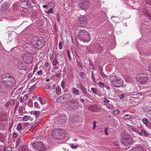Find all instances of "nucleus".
I'll use <instances>...</instances> for the list:
<instances>
[{"instance_id":"nucleus-1","label":"nucleus","mask_w":151,"mask_h":151,"mask_svg":"<svg viewBox=\"0 0 151 151\" xmlns=\"http://www.w3.org/2000/svg\"><path fill=\"white\" fill-rule=\"evenodd\" d=\"M109 80L111 84L116 87H120L124 84V81L120 77L115 75H111Z\"/></svg>"},{"instance_id":"nucleus-2","label":"nucleus","mask_w":151,"mask_h":151,"mask_svg":"<svg viewBox=\"0 0 151 151\" xmlns=\"http://www.w3.org/2000/svg\"><path fill=\"white\" fill-rule=\"evenodd\" d=\"M54 138L57 139H62L66 136L65 131L61 129H58L54 130L52 133Z\"/></svg>"},{"instance_id":"nucleus-3","label":"nucleus","mask_w":151,"mask_h":151,"mask_svg":"<svg viewBox=\"0 0 151 151\" xmlns=\"http://www.w3.org/2000/svg\"><path fill=\"white\" fill-rule=\"evenodd\" d=\"M78 38L84 42H88L90 39L88 32L85 30H81L78 33Z\"/></svg>"},{"instance_id":"nucleus-4","label":"nucleus","mask_w":151,"mask_h":151,"mask_svg":"<svg viewBox=\"0 0 151 151\" xmlns=\"http://www.w3.org/2000/svg\"><path fill=\"white\" fill-rule=\"evenodd\" d=\"M32 146L34 150L36 151H45V146L42 142L38 141L33 143Z\"/></svg>"},{"instance_id":"nucleus-5","label":"nucleus","mask_w":151,"mask_h":151,"mask_svg":"<svg viewBox=\"0 0 151 151\" xmlns=\"http://www.w3.org/2000/svg\"><path fill=\"white\" fill-rule=\"evenodd\" d=\"M77 22L79 27H85L87 23V18L84 16H80L78 18Z\"/></svg>"},{"instance_id":"nucleus-6","label":"nucleus","mask_w":151,"mask_h":151,"mask_svg":"<svg viewBox=\"0 0 151 151\" xmlns=\"http://www.w3.org/2000/svg\"><path fill=\"white\" fill-rule=\"evenodd\" d=\"M23 60L27 64H30L33 61V57L30 53H24L22 55Z\"/></svg>"},{"instance_id":"nucleus-7","label":"nucleus","mask_w":151,"mask_h":151,"mask_svg":"<svg viewBox=\"0 0 151 151\" xmlns=\"http://www.w3.org/2000/svg\"><path fill=\"white\" fill-rule=\"evenodd\" d=\"M79 106L78 102L73 100H70L68 105V108L71 110L76 109Z\"/></svg>"},{"instance_id":"nucleus-8","label":"nucleus","mask_w":151,"mask_h":151,"mask_svg":"<svg viewBox=\"0 0 151 151\" xmlns=\"http://www.w3.org/2000/svg\"><path fill=\"white\" fill-rule=\"evenodd\" d=\"M79 6L83 9H87L90 6L89 1L88 0H83L81 1Z\"/></svg>"},{"instance_id":"nucleus-9","label":"nucleus","mask_w":151,"mask_h":151,"mask_svg":"<svg viewBox=\"0 0 151 151\" xmlns=\"http://www.w3.org/2000/svg\"><path fill=\"white\" fill-rule=\"evenodd\" d=\"M12 76L9 73L4 74L1 76V81L5 84L9 79L12 78Z\"/></svg>"},{"instance_id":"nucleus-10","label":"nucleus","mask_w":151,"mask_h":151,"mask_svg":"<svg viewBox=\"0 0 151 151\" xmlns=\"http://www.w3.org/2000/svg\"><path fill=\"white\" fill-rule=\"evenodd\" d=\"M16 81L14 78V77L12 76V78L7 82L5 83L7 87H12L16 85Z\"/></svg>"},{"instance_id":"nucleus-11","label":"nucleus","mask_w":151,"mask_h":151,"mask_svg":"<svg viewBox=\"0 0 151 151\" xmlns=\"http://www.w3.org/2000/svg\"><path fill=\"white\" fill-rule=\"evenodd\" d=\"M148 80V77L146 74H142L139 76V81L140 83L144 84L146 83Z\"/></svg>"},{"instance_id":"nucleus-12","label":"nucleus","mask_w":151,"mask_h":151,"mask_svg":"<svg viewBox=\"0 0 151 151\" xmlns=\"http://www.w3.org/2000/svg\"><path fill=\"white\" fill-rule=\"evenodd\" d=\"M122 143L125 146H129L132 144V139L131 138L123 137L121 140Z\"/></svg>"},{"instance_id":"nucleus-13","label":"nucleus","mask_w":151,"mask_h":151,"mask_svg":"<svg viewBox=\"0 0 151 151\" xmlns=\"http://www.w3.org/2000/svg\"><path fill=\"white\" fill-rule=\"evenodd\" d=\"M33 45L32 43L30 44L29 43H27L23 46V47L25 48L27 51L30 52L34 49Z\"/></svg>"},{"instance_id":"nucleus-14","label":"nucleus","mask_w":151,"mask_h":151,"mask_svg":"<svg viewBox=\"0 0 151 151\" xmlns=\"http://www.w3.org/2000/svg\"><path fill=\"white\" fill-rule=\"evenodd\" d=\"M77 88L80 89L82 91V93L85 95H87L88 93L86 90V88L82 84H78L77 85Z\"/></svg>"},{"instance_id":"nucleus-15","label":"nucleus","mask_w":151,"mask_h":151,"mask_svg":"<svg viewBox=\"0 0 151 151\" xmlns=\"http://www.w3.org/2000/svg\"><path fill=\"white\" fill-rule=\"evenodd\" d=\"M4 83L1 81H0V92L2 93H4L6 91L7 87Z\"/></svg>"},{"instance_id":"nucleus-16","label":"nucleus","mask_w":151,"mask_h":151,"mask_svg":"<svg viewBox=\"0 0 151 151\" xmlns=\"http://www.w3.org/2000/svg\"><path fill=\"white\" fill-rule=\"evenodd\" d=\"M17 66L20 69L25 70L26 69L27 67L25 64L23 63L21 61H19L17 64Z\"/></svg>"},{"instance_id":"nucleus-17","label":"nucleus","mask_w":151,"mask_h":151,"mask_svg":"<svg viewBox=\"0 0 151 151\" xmlns=\"http://www.w3.org/2000/svg\"><path fill=\"white\" fill-rule=\"evenodd\" d=\"M39 39L36 37H32L31 40V43L33 44V46L35 47L39 41Z\"/></svg>"},{"instance_id":"nucleus-18","label":"nucleus","mask_w":151,"mask_h":151,"mask_svg":"<svg viewBox=\"0 0 151 151\" xmlns=\"http://www.w3.org/2000/svg\"><path fill=\"white\" fill-rule=\"evenodd\" d=\"M68 98L66 96L64 97V96H61L58 97L56 99V101L57 103H60L62 101L67 100Z\"/></svg>"},{"instance_id":"nucleus-19","label":"nucleus","mask_w":151,"mask_h":151,"mask_svg":"<svg viewBox=\"0 0 151 151\" xmlns=\"http://www.w3.org/2000/svg\"><path fill=\"white\" fill-rule=\"evenodd\" d=\"M103 102L104 103L105 105L108 108L113 110L114 109V107L111 104H109L107 102H106V98H104V100L103 101Z\"/></svg>"},{"instance_id":"nucleus-20","label":"nucleus","mask_w":151,"mask_h":151,"mask_svg":"<svg viewBox=\"0 0 151 151\" xmlns=\"http://www.w3.org/2000/svg\"><path fill=\"white\" fill-rule=\"evenodd\" d=\"M132 151H145L144 148L140 146L133 148Z\"/></svg>"},{"instance_id":"nucleus-21","label":"nucleus","mask_w":151,"mask_h":151,"mask_svg":"<svg viewBox=\"0 0 151 151\" xmlns=\"http://www.w3.org/2000/svg\"><path fill=\"white\" fill-rule=\"evenodd\" d=\"M139 134L141 136L146 137H148L149 136V134L143 129H141Z\"/></svg>"},{"instance_id":"nucleus-22","label":"nucleus","mask_w":151,"mask_h":151,"mask_svg":"<svg viewBox=\"0 0 151 151\" xmlns=\"http://www.w3.org/2000/svg\"><path fill=\"white\" fill-rule=\"evenodd\" d=\"M38 44L35 47L38 48H41L44 45V41L42 39H39Z\"/></svg>"},{"instance_id":"nucleus-23","label":"nucleus","mask_w":151,"mask_h":151,"mask_svg":"<svg viewBox=\"0 0 151 151\" xmlns=\"http://www.w3.org/2000/svg\"><path fill=\"white\" fill-rule=\"evenodd\" d=\"M67 119L66 116L64 115H61L59 117V121L63 122H65Z\"/></svg>"},{"instance_id":"nucleus-24","label":"nucleus","mask_w":151,"mask_h":151,"mask_svg":"<svg viewBox=\"0 0 151 151\" xmlns=\"http://www.w3.org/2000/svg\"><path fill=\"white\" fill-rule=\"evenodd\" d=\"M19 151H29L27 146L22 145L20 146Z\"/></svg>"},{"instance_id":"nucleus-25","label":"nucleus","mask_w":151,"mask_h":151,"mask_svg":"<svg viewBox=\"0 0 151 151\" xmlns=\"http://www.w3.org/2000/svg\"><path fill=\"white\" fill-rule=\"evenodd\" d=\"M30 113L32 114H33L34 115H35L36 117H38V116L40 115V111H32V112H30Z\"/></svg>"},{"instance_id":"nucleus-26","label":"nucleus","mask_w":151,"mask_h":151,"mask_svg":"<svg viewBox=\"0 0 151 151\" xmlns=\"http://www.w3.org/2000/svg\"><path fill=\"white\" fill-rule=\"evenodd\" d=\"M73 93L75 95H78L79 94V91L77 89L75 88H73L72 89Z\"/></svg>"},{"instance_id":"nucleus-27","label":"nucleus","mask_w":151,"mask_h":151,"mask_svg":"<svg viewBox=\"0 0 151 151\" xmlns=\"http://www.w3.org/2000/svg\"><path fill=\"white\" fill-rule=\"evenodd\" d=\"M132 116L130 114H126L124 115V118L126 119H129L132 118Z\"/></svg>"},{"instance_id":"nucleus-28","label":"nucleus","mask_w":151,"mask_h":151,"mask_svg":"<svg viewBox=\"0 0 151 151\" xmlns=\"http://www.w3.org/2000/svg\"><path fill=\"white\" fill-rule=\"evenodd\" d=\"M122 138L123 137H129V134L128 133L125 131L123 132L122 134Z\"/></svg>"},{"instance_id":"nucleus-29","label":"nucleus","mask_w":151,"mask_h":151,"mask_svg":"<svg viewBox=\"0 0 151 151\" xmlns=\"http://www.w3.org/2000/svg\"><path fill=\"white\" fill-rule=\"evenodd\" d=\"M61 92V88L60 87H57L56 88V93L58 95H59Z\"/></svg>"},{"instance_id":"nucleus-30","label":"nucleus","mask_w":151,"mask_h":151,"mask_svg":"<svg viewBox=\"0 0 151 151\" xmlns=\"http://www.w3.org/2000/svg\"><path fill=\"white\" fill-rule=\"evenodd\" d=\"M38 100L42 104H44L45 103V101L44 100H43L42 98L41 97H39V98Z\"/></svg>"},{"instance_id":"nucleus-31","label":"nucleus","mask_w":151,"mask_h":151,"mask_svg":"<svg viewBox=\"0 0 151 151\" xmlns=\"http://www.w3.org/2000/svg\"><path fill=\"white\" fill-rule=\"evenodd\" d=\"M98 84L100 88L104 87L105 86L104 83L101 81L99 82Z\"/></svg>"},{"instance_id":"nucleus-32","label":"nucleus","mask_w":151,"mask_h":151,"mask_svg":"<svg viewBox=\"0 0 151 151\" xmlns=\"http://www.w3.org/2000/svg\"><path fill=\"white\" fill-rule=\"evenodd\" d=\"M79 74L80 75V76L81 78H84L85 77L86 75H85V73H84L83 72H81L79 73Z\"/></svg>"},{"instance_id":"nucleus-33","label":"nucleus","mask_w":151,"mask_h":151,"mask_svg":"<svg viewBox=\"0 0 151 151\" xmlns=\"http://www.w3.org/2000/svg\"><path fill=\"white\" fill-rule=\"evenodd\" d=\"M28 97V94H26L24 96L23 98V102H25L26 101H27V100Z\"/></svg>"},{"instance_id":"nucleus-34","label":"nucleus","mask_w":151,"mask_h":151,"mask_svg":"<svg viewBox=\"0 0 151 151\" xmlns=\"http://www.w3.org/2000/svg\"><path fill=\"white\" fill-rule=\"evenodd\" d=\"M59 63L58 62L56 59H55L52 62V64L53 66H56L57 64Z\"/></svg>"},{"instance_id":"nucleus-35","label":"nucleus","mask_w":151,"mask_h":151,"mask_svg":"<svg viewBox=\"0 0 151 151\" xmlns=\"http://www.w3.org/2000/svg\"><path fill=\"white\" fill-rule=\"evenodd\" d=\"M142 122L145 124L146 125L148 124L149 121L147 118H144L142 120Z\"/></svg>"},{"instance_id":"nucleus-36","label":"nucleus","mask_w":151,"mask_h":151,"mask_svg":"<svg viewBox=\"0 0 151 151\" xmlns=\"http://www.w3.org/2000/svg\"><path fill=\"white\" fill-rule=\"evenodd\" d=\"M67 55L68 57V59L69 60H72V58L70 55V52L68 50H67Z\"/></svg>"},{"instance_id":"nucleus-37","label":"nucleus","mask_w":151,"mask_h":151,"mask_svg":"<svg viewBox=\"0 0 151 151\" xmlns=\"http://www.w3.org/2000/svg\"><path fill=\"white\" fill-rule=\"evenodd\" d=\"M38 83V82L37 81L35 84L31 86V88H29V90H30L31 89H32V90L36 88L37 86V85H36V84Z\"/></svg>"},{"instance_id":"nucleus-38","label":"nucleus","mask_w":151,"mask_h":151,"mask_svg":"<svg viewBox=\"0 0 151 151\" xmlns=\"http://www.w3.org/2000/svg\"><path fill=\"white\" fill-rule=\"evenodd\" d=\"M89 67L91 69H93V68L94 67L93 64L89 60Z\"/></svg>"},{"instance_id":"nucleus-39","label":"nucleus","mask_w":151,"mask_h":151,"mask_svg":"<svg viewBox=\"0 0 151 151\" xmlns=\"http://www.w3.org/2000/svg\"><path fill=\"white\" fill-rule=\"evenodd\" d=\"M23 118V120L25 121H27L29 119V117L27 116H24Z\"/></svg>"},{"instance_id":"nucleus-40","label":"nucleus","mask_w":151,"mask_h":151,"mask_svg":"<svg viewBox=\"0 0 151 151\" xmlns=\"http://www.w3.org/2000/svg\"><path fill=\"white\" fill-rule=\"evenodd\" d=\"M79 146L78 145H74L73 144H71L70 145V147L73 148L77 149L78 147Z\"/></svg>"},{"instance_id":"nucleus-41","label":"nucleus","mask_w":151,"mask_h":151,"mask_svg":"<svg viewBox=\"0 0 151 151\" xmlns=\"http://www.w3.org/2000/svg\"><path fill=\"white\" fill-rule=\"evenodd\" d=\"M53 12V11L52 9V8H50L47 11V14H49L50 13H52Z\"/></svg>"},{"instance_id":"nucleus-42","label":"nucleus","mask_w":151,"mask_h":151,"mask_svg":"<svg viewBox=\"0 0 151 151\" xmlns=\"http://www.w3.org/2000/svg\"><path fill=\"white\" fill-rule=\"evenodd\" d=\"M4 134H2L0 133V141H2V140L3 139L4 137Z\"/></svg>"},{"instance_id":"nucleus-43","label":"nucleus","mask_w":151,"mask_h":151,"mask_svg":"<svg viewBox=\"0 0 151 151\" xmlns=\"http://www.w3.org/2000/svg\"><path fill=\"white\" fill-rule=\"evenodd\" d=\"M65 83L64 81H62L61 83V86L63 89L65 88Z\"/></svg>"},{"instance_id":"nucleus-44","label":"nucleus","mask_w":151,"mask_h":151,"mask_svg":"<svg viewBox=\"0 0 151 151\" xmlns=\"http://www.w3.org/2000/svg\"><path fill=\"white\" fill-rule=\"evenodd\" d=\"M59 48L60 49H61L63 47V43L60 42L59 43L58 45Z\"/></svg>"},{"instance_id":"nucleus-45","label":"nucleus","mask_w":151,"mask_h":151,"mask_svg":"<svg viewBox=\"0 0 151 151\" xmlns=\"http://www.w3.org/2000/svg\"><path fill=\"white\" fill-rule=\"evenodd\" d=\"M55 54L56 52H55L54 51L52 52V57L53 59H55L56 58V55Z\"/></svg>"},{"instance_id":"nucleus-46","label":"nucleus","mask_w":151,"mask_h":151,"mask_svg":"<svg viewBox=\"0 0 151 151\" xmlns=\"http://www.w3.org/2000/svg\"><path fill=\"white\" fill-rule=\"evenodd\" d=\"M19 102L17 103L16 104L15 108L14 109V110L15 111H16L17 110V109L18 108V107L19 106Z\"/></svg>"},{"instance_id":"nucleus-47","label":"nucleus","mask_w":151,"mask_h":151,"mask_svg":"<svg viewBox=\"0 0 151 151\" xmlns=\"http://www.w3.org/2000/svg\"><path fill=\"white\" fill-rule=\"evenodd\" d=\"M16 144L15 146V148H16L19 145L20 143V140L19 139H17L16 141Z\"/></svg>"},{"instance_id":"nucleus-48","label":"nucleus","mask_w":151,"mask_h":151,"mask_svg":"<svg viewBox=\"0 0 151 151\" xmlns=\"http://www.w3.org/2000/svg\"><path fill=\"white\" fill-rule=\"evenodd\" d=\"M17 128L19 130H21L22 128L21 124L20 123L17 126Z\"/></svg>"},{"instance_id":"nucleus-49","label":"nucleus","mask_w":151,"mask_h":151,"mask_svg":"<svg viewBox=\"0 0 151 151\" xmlns=\"http://www.w3.org/2000/svg\"><path fill=\"white\" fill-rule=\"evenodd\" d=\"M5 150L6 151H11L12 148L10 147H7L6 148Z\"/></svg>"},{"instance_id":"nucleus-50","label":"nucleus","mask_w":151,"mask_h":151,"mask_svg":"<svg viewBox=\"0 0 151 151\" xmlns=\"http://www.w3.org/2000/svg\"><path fill=\"white\" fill-rule=\"evenodd\" d=\"M119 113V111L118 109H116L114 110V114H117Z\"/></svg>"},{"instance_id":"nucleus-51","label":"nucleus","mask_w":151,"mask_h":151,"mask_svg":"<svg viewBox=\"0 0 151 151\" xmlns=\"http://www.w3.org/2000/svg\"><path fill=\"white\" fill-rule=\"evenodd\" d=\"M19 113H22V106H19Z\"/></svg>"},{"instance_id":"nucleus-52","label":"nucleus","mask_w":151,"mask_h":151,"mask_svg":"<svg viewBox=\"0 0 151 151\" xmlns=\"http://www.w3.org/2000/svg\"><path fill=\"white\" fill-rule=\"evenodd\" d=\"M57 20L58 22L60 21V17L58 14V13H57L56 14Z\"/></svg>"},{"instance_id":"nucleus-53","label":"nucleus","mask_w":151,"mask_h":151,"mask_svg":"<svg viewBox=\"0 0 151 151\" xmlns=\"http://www.w3.org/2000/svg\"><path fill=\"white\" fill-rule=\"evenodd\" d=\"M91 77L93 81H94V76L93 70L91 72Z\"/></svg>"},{"instance_id":"nucleus-54","label":"nucleus","mask_w":151,"mask_h":151,"mask_svg":"<svg viewBox=\"0 0 151 151\" xmlns=\"http://www.w3.org/2000/svg\"><path fill=\"white\" fill-rule=\"evenodd\" d=\"M39 105L38 103L37 102H35L34 103V106L35 108H37L38 107Z\"/></svg>"},{"instance_id":"nucleus-55","label":"nucleus","mask_w":151,"mask_h":151,"mask_svg":"<svg viewBox=\"0 0 151 151\" xmlns=\"http://www.w3.org/2000/svg\"><path fill=\"white\" fill-rule=\"evenodd\" d=\"M15 102L14 100H11L10 101V105L11 106H13Z\"/></svg>"},{"instance_id":"nucleus-56","label":"nucleus","mask_w":151,"mask_h":151,"mask_svg":"<svg viewBox=\"0 0 151 151\" xmlns=\"http://www.w3.org/2000/svg\"><path fill=\"white\" fill-rule=\"evenodd\" d=\"M13 126V124L12 123L11 124H9V131H10L11 128L12 127V126Z\"/></svg>"},{"instance_id":"nucleus-57","label":"nucleus","mask_w":151,"mask_h":151,"mask_svg":"<svg viewBox=\"0 0 151 151\" xmlns=\"http://www.w3.org/2000/svg\"><path fill=\"white\" fill-rule=\"evenodd\" d=\"M108 128H106L105 129V134L106 135H108L109 134V133H108Z\"/></svg>"},{"instance_id":"nucleus-58","label":"nucleus","mask_w":151,"mask_h":151,"mask_svg":"<svg viewBox=\"0 0 151 151\" xmlns=\"http://www.w3.org/2000/svg\"><path fill=\"white\" fill-rule=\"evenodd\" d=\"M148 68L149 70L151 72V63L149 65Z\"/></svg>"},{"instance_id":"nucleus-59","label":"nucleus","mask_w":151,"mask_h":151,"mask_svg":"<svg viewBox=\"0 0 151 151\" xmlns=\"http://www.w3.org/2000/svg\"><path fill=\"white\" fill-rule=\"evenodd\" d=\"M104 87L108 90H110V87L108 86H107L106 85H105Z\"/></svg>"},{"instance_id":"nucleus-60","label":"nucleus","mask_w":151,"mask_h":151,"mask_svg":"<svg viewBox=\"0 0 151 151\" xmlns=\"http://www.w3.org/2000/svg\"><path fill=\"white\" fill-rule=\"evenodd\" d=\"M119 98L121 99H122L124 97V96L123 94H121L119 96Z\"/></svg>"},{"instance_id":"nucleus-61","label":"nucleus","mask_w":151,"mask_h":151,"mask_svg":"<svg viewBox=\"0 0 151 151\" xmlns=\"http://www.w3.org/2000/svg\"><path fill=\"white\" fill-rule=\"evenodd\" d=\"M114 145L116 146H118L119 145V142L117 141H115L114 142Z\"/></svg>"},{"instance_id":"nucleus-62","label":"nucleus","mask_w":151,"mask_h":151,"mask_svg":"<svg viewBox=\"0 0 151 151\" xmlns=\"http://www.w3.org/2000/svg\"><path fill=\"white\" fill-rule=\"evenodd\" d=\"M101 108H98L97 107H96V110H95V112H98L99 111L101 110Z\"/></svg>"},{"instance_id":"nucleus-63","label":"nucleus","mask_w":151,"mask_h":151,"mask_svg":"<svg viewBox=\"0 0 151 151\" xmlns=\"http://www.w3.org/2000/svg\"><path fill=\"white\" fill-rule=\"evenodd\" d=\"M17 136V134L15 132H14L13 133V136L14 138H16Z\"/></svg>"},{"instance_id":"nucleus-64","label":"nucleus","mask_w":151,"mask_h":151,"mask_svg":"<svg viewBox=\"0 0 151 151\" xmlns=\"http://www.w3.org/2000/svg\"><path fill=\"white\" fill-rule=\"evenodd\" d=\"M37 73L39 75L42 74V70H40L39 71L37 72Z\"/></svg>"}]
</instances>
